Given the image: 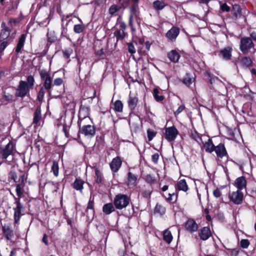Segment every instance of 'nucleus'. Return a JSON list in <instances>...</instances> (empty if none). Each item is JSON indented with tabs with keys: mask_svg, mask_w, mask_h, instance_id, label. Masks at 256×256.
I'll return each mask as SVG.
<instances>
[{
	"mask_svg": "<svg viewBox=\"0 0 256 256\" xmlns=\"http://www.w3.org/2000/svg\"><path fill=\"white\" fill-rule=\"evenodd\" d=\"M144 179L148 183L150 184H154L156 182V178L151 174H147L145 176Z\"/></svg>",
	"mask_w": 256,
	"mask_h": 256,
	"instance_id": "40",
	"label": "nucleus"
},
{
	"mask_svg": "<svg viewBox=\"0 0 256 256\" xmlns=\"http://www.w3.org/2000/svg\"><path fill=\"white\" fill-rule=\"evenodd\" d=\"M20 22V20L18 18H10L9 20V24H16Z\"/></svg>",
	"mask_w": 256,
	"mask_h": 256,
	"instance_id": "58",
	"label": "nucleus"
},
{
	"mask_svg": "<svg viewBox=\"0 0 256 256\" xmlns=\"http://www.w3.org/2000/svg\"><path fill=\"white\" fill-rule=\"evenodd\" d=\"M14 204L16 206L14 208V221L16 224H18L20 218L21 212L22 209V206L20 202L19 198H17L14 196Z\"/></svg>",
	"mask_w": 256,
	"mask_h": 256,
	"instance_id": "8",
	"label": "nucleus"
},
{
	"mask_svg": "<svg viewBox=\"0 0 256 256\" xmlns=\"http://www.w3.org/2000/svg\"><path fill=\"white\" fill-rule=\"evenodd\" d=\"M150 46H151V43H150L149 42L147 41L146 42L145 46H146V50H150Z\"/></svg>",
	"mask_w": 256,
	"mask_h": 256,
	"instance_id": "62",
	"label": "nucleus"
},
{
	"mask_svg": "<svg viewBox=\"0 0 256 256\" xmlns=\"http://www.w3.org/2000/svg\"><path fill=\"white\" fill-rule=\"evenodd\" d=\"M215 146L211 139H208V141L206 142L204 144V148L206 152L208 153L211 154L214 152Z\"/></svg>",
	"mask_w": 256,
	"mask_h": 256,
	"instance_id": "23",
	"label": "nucleus"
},
{
	"mask_svg": "<svg viewBox=\"0 0 256 256\" xmlns=\"http://www.w3.org/2000/svg\"><path fill=\"white\" fill-rule=\"evenodd\" d=\"M250 245V242L248 240L246 239H242L240 241V246L244 248H246Z\"/></svg>",
	"mask_w": 256,
	"mask_h": 256,
	"instance_id": "48",
	"label": "nucleus"
},
{
	"mask_svg": "<svg viewBox=\"0 0 256 256\" xmlns=\"http://www.w3.org/2000/svg\"><path fill=\"white\" fill-rule=\"evenodd\" d=\"M198 235L200 239L203 240H208L211 236L212 233L208 227H204L198 232Z\"/></svg>",
	"mask_w": 256,
	"mask_h": 256,
	"instance_id": "16",
	"label": "nucleus"
},
{
	"mask_svg": "<svg viewBox=\"0 0 256 256\" xmlns=\"http://www.w3.org/2000/svg\"><path fill=\"white\" fill-rule=\"evenodd\" d=\"M89 116H84L78 122L80 128V132L88 138H92L96 134V129L94 126L90 124H86L88 121H90Z\"/></svg>",
	"mask_w": 256,
	"mask_h": 256,
	"instance_id": "2",
	"label": "nucleus"
},
{
	"mask_svg": "<svg viewBox=\"0 0 256 256\" xmlns=\"http://www.w3.org/2000/svg\"><path fill=\"white\" fill-rule=\"evenodd\" d=\"M4 98L6 100H9L12 98V95L6 96V95L4 94Z\"/></svg>",
	"mask_w": 256,
	"mask_h": 256,
	"instance_id": "63",
	"label": "nucleus"
},
{
	"mask_svg": "<svg viewBox=\"0 0 256 256\" xmlns=\"http://www.w3.org/2000/svg\"><path fill=\"white\" fill-rule=\"evenodd\" d=\"M147 134L148 140L151 141L156 136V132L152 129H148Z\"/></svg>",
	"mask_w": 256,
	"mask_h": 256,
	"instance_id": "41",
	"label": "nucleus"
},
{
	"mask_svg": "<svg viewBox=\"0 0 256 256\" xmlns=\"http://www.w3.org/2000/svg\"><path fill=\"white\" fill-rule=\"evenodd\" d=\"M234 185L238 188V190L240 191L246 187V181L244 177L240 176L236 180Z\"/></svg>",
	"mask_w": 256,
	"mask_h": 256,
	"instance_id": "20",
	"label": "nucleus"
},
{
	"mask_svg": "<svg viewBox=\"0 0 256 256\" xmlns=\"http://www.w3.org/2000/svg\"><path fill=\"white\" fill-rule=\"evenodd\" d=\"M35 80L32 76H28L27 77L26 81L20 80L16 88L15 96L24 98L29 94L30 90L32 89Z\"/></svg>",
	"mask_w": 256,
	"mask_h": 256,
	"instance_id": "1",
	"label": "nucleus"
},
{
	"mask_svg": "<svg viewBox=\"0 0 256 256\" xmlns=\"http://www.w3.org/2000/svg\"><path fill=\"white\" fill-rule=\"evenodd\" d=\"M242 66L244 68H248L252 65V61L248 57H243L240 60Z\"/></svg>",
	"mask_w": 256,
	"mask_h": 256,
	"instance_id": "28",
	"label": "nucleus"
},
{
	"mask_svg": "<svg viewBox=\"0 0 256 256\" xmlns=\"http://www.w3.org/2000/svg\"><path fill=\"white\" fill-rule=\"evenodd\" d=\"M72 49L70 48H66L62 51L64 57L67 59L70 58V56L72 54Z\"/></svg>",
	"mask_w": 256,
	"mask_h": 256,
	"instance_id": "46",
	"label": "nucleus"
},
{
	"mask_svg": "<svg viewBox=\"0 0 256 256\" xmlns=\"http://www.w3.org/2000/svg\"><path fill=\"white\" fill-rule=\"evenodd\" d=\"M250 36L251 38L256 42V32H252L250 34Z\"/></svg>",
	"mask_w": 256,
	"mask_h": 256,
	"instance_id": "61",
	"label": "nucleus"
},
{
	"mask_svg": "<svg viewBox=\"0 0 256 256\" xmlns=\"http://www.w3.org/2000/svg\"><path fill=\"white\" fill-rule=\"evenodd\" d=\"M182 82L187 86H190L192 84V80L190 74H187L186 75V77L183 79Z\"/></svg>",
	"mask_w": 256,
	"mask_h": 256,
	"instance_id": "43",
	"label": "nucleus"
},
{
	"mask_svg": "<svg viewBox=\"0 0 256 256\" xmlns=\"http://www.w3.org/2000/svg\"><path fill=\"white\" fill-rule=\"evenodd\" d=\"M130 198L126 194H119L114 199V204L118 210L126 208L130 202Z\"/></svg>",
	"mask_w": 256,
	"mask_h": 256,
	"instance_id": "3",
	"label": "nucleus"
},
{
	"mask_svg": "<svg viewBox=\"0 0 256 256\" xmlns=\"http://www.w3.org/2000/svg\"><path fill=\"white\" fill-rule=\"evenodd\" d=\"M159 154L158 153H155L152 156V162L154 164H157L159 160Z\"/></svg>",
	"mask_w": 256,
	"mask_h": 256,
	"instance_id": "50",
	"label": "nucleus"
},
{
	"mask_svg": "<svg viewBox=\"0 0 256 256\" xmlns=\"http://www.w3.org/2000/svg\"><path fill=\"white\" fill-rule=\"evenodd\" d=\"M232 48L230 46H226L220 51V54L226 60H230L232 58Z\"/></svg>",
	"mask_w": 256,
	"mask_h": 256,
	"instance_id": "18",
	"label": "nucleus"
},
{
	"mask_svg": "<svg viewBox=\"0 0 256 256\" xmlns=\"http://www.w3.org/2000/svg\"><path fill=\"white\" fill-rule=\"evenodd\" d=\"M63 82V80L61 78H56L54 80V84L55 86H60Z\"/></svg>",
	"mask_w": 256,
	"mask_h": 256,
	"instance_id": "54",
	"label": "nucleus"
},
{
	"mask_svg": "<svg viewBox=\"0 0 256 256\" xmlns=\"http://www.w3.org/2000/svg\"><path fill=\"white\" fill-rule=\"evenodd\" d=\"M185 228L190 232H196L198 228V224L192 219H188L185 224Z\"/></svg>",
	"mask_w": 256,
	"mask_h": 256,
	"instance_id": "17",
	"label": "nucleus"
},
{
	"mask_svg": "<svg viewBox=\"0 0 256 256\" xmlns=\"http://www.w3.org/2000/svg\"><path fill=\"white\" fill-rule=\"evenodd\" d=\"M125 35L126 34L123 29L118 30L114 32V36L118 40H122L125 37Z\"/></svg>",
	"mask_w": 256,
	"mask_h": 256,
	"instance_id": "35",
	"label": "nucleus"
},
{
	"mask_svg": "<svg viewBox=\"0 0 256 256\" xmlns=\"http://www.w3.org/2000/svg\"><path fill=\"white\" fill-rule=\"evenodd\" d=\"M96 54L101 58H104L105 57V53L104 49L101 48L96 52Z\"/></svg>",
	"mask_w": 256,
	"mask_h": 256,
	"instance_id": "49",
	"label": "nucleus"
},
{
	"mask_svg": "<svg viewBox=\"0 0 256 256\" xmlns=\"http://www.w3.org/2000/svg\"><path fill=\"white\" fill-rule=\"evenodd\" d=\"M117 10L118 9L116 6L115 5H112L110 7L109 9L110 14H114L117 11Z\"/></svg>",
	"mask_w": 256,
	"mask_h": 256,
	"instance_id": "56",
	"label": "nucleus"
},
{
	"mask_svg": "<svg viewBox=\"0 0 256 256\" xmlns=\"http://www.w3.org/2000/svg\"><path fill=\"white\" fill-rule=\"evenodd\" d=\"M180 29L176 26H172L166 33V36L169 41L174 42L176 41L180 34Z\"/></svg>",
	"mask_w": 256,
	"mask_h": 256,
	"instance_id": "9",
	"label": "nucleus"
},
{
	"mask_svg": "<svg viewBox=\"0 0 256 256\" xmlns=\"http://www.w3.org/2000/svg\"><path fill=\"white\" fill-rule=\"evenodd\" d=\"M92 168L94 170V172H95L94 178H95V180H96V182L97 184L102 183V180H103V174H102V172L96 166H93Z\"/></svg>",
	"mask_w": 256,
	"mask_h": 256,
	"instance_id": "22",
	"label": "nucleus"
},
{
	"mask_svg": "<svg viewBox=\"0 0 256 256\" xmlns=\"http://www.w3.org/2000/svg\"><path fill=\"white\" fill-rule=\"evenodd\" d=\"M188 190V186L186 182V181L185 180L182 179L179 180L176 184V192H173L172 194H168V196L166 197V198L168 202H170L172 200V196H176V200L178 198V192L177 191L182 190L184 192H186Z\"/></svg>",
	"mask_w": 256,
	"mask_h": 256,
	"instance_id": "5",
	"label": "nucleus"
},
{
	"mask_svg": "<svg viewBox=\"0 0 256 256\" xmlns=\"http://www.w3.org/2000/svg\"><path fill=\"white\" fill-rule=\"evenodd\" d=\"M2 231L7 240H10L14 238V230L12 228L10 224H8L2 225Z\"/></svg>",
	"mask_w": 256,
	"mask_h": 256,
	"instance_id": "13",
	"label": "nucleus"
},
{
	"mask_svg": "<svg viewBox=\"0 0 256 256\" xmlns=\"http://www.w3.org/2000/svg\"><path fill=\"white\" fill-rule=\"evenodd\" d=\"M138 100L137 96L134 94L130 93L128 99V106L131 110H134L138 104Z\"/></svg>",
	"mask_w": 256,
	"mask_h": 256,
	"instance_id": "14",
	"label": "nucleus"
},
{
	"mask_svg": "<svg viewBox=\"0 0 256 256\" xmlns=\"http://www.w3.org/2000/svg\"><path fill=\"white\" fill-rule=\"evenodd\" d=\"M2 43L0 45V52H2L7 46L10 43V40H4L2 41Z\"/></svg>",
	"mask_w": 256,
	"mask_h": 256,
	"instance_id": "44",
	"label": "nucleus"
},
{
	"mask_svg": "<svg viewBox=\"0 0 256 256\" xmlns=\"http://www.w3.org/2000/svg\"><path fill=\"white\" fill-rule=\"evenodd\" d=\"M152 192V188L151 186H149L148 188L142 191V195L145 198H150V197Z\"/></svg>",
	"mask_w": 256,
	"mask_h": 256,
	"instance_id": "34",
	"label": "nucleus"
},
{
	"mask_svg": "<svg viewBox=\"0 0 256 256\" xmlns=\"http://www.w3.org/2000/svg\"><path fill=\"white\" fill-rule=\"evenodd\" d=\"M52 87V80L48 81H44V82L43 86L41 88H43L44 90H46L48 93H50V89Z\"/></svg>",
	"mask_w": 256,
	"mask_h": 256,
	"instance_id": "36",
	"label": "nucleus"
},
{
	"mask_svg": "<svg viewBox=\"0 0 256 256\" xmlns=\"http://www.w3.org/2000/svg\"><path fill=\"white\" fill-rule=\"evenodd\" d=\"M16 194L18 197V198H20L24 194V186H22L20 184H18L16 185Z\"/></svg>",
	"mask_w": 256,
	"mask_h": 256,
	"instance_id": "33",
	"label": "nucleus"
},
{
	"mask_svg": "<svg viewBox=\"0 0 256 256\" xmlns=\"http://www.w3.org/2000/svg\"><path fill=\"white\" fill-rule=\"evenodd\" d=\"M14 150L13 143L10 142L1 152V154L3 158L6 159L9 156L12 155Z\"/></svg>",
	"mask_w": 256,
	"mask_h": 256,
	"instance_id": "12",
	"label": "nucleus"
},
{
	"mask_svg": "<svg viewBox=\"0 0 256 256\" xmlns=\"http://www.w3.org/2000/svg\"><path fill=\"white\" fill-rule=\"evenodd\" d=\"M173 237L172 232L168 229L164 230L163 232V239L168 244H170L172 240Z\"/></svg>",
	"mask_w": 256,
	"mask_h": 256,
	"instance_id": "27",
	"label": "nucleus"
},
{
	"mask_svg": "<svg viewBox=\"0 0 256 256\" xmlns=\"http://www.w3.org/2000/svg\"><path fill=\"white\" fill-rule=\"evenodd\" d=\"M213 194L216 198H218L221 196L222 194L219 189L216 188L213 191Z\"/></svg>",
	"mask_w": 256,
	"mask_h": 256,
	"instance_id": "55",
	"label": "nucleus"
},
{
	"mask_svg": "<svg viewBox=\"0 0 256 256\" xmlns=\"http://www.w3.org/2000/svg\"><path fill=\"white\" fill-rule=\"evenodd\" d=\"M138 6L137 4H135L132 6L130 8V15L132 16H137L138 15Z\"/></svg>",
	"mask_w": 256,
	"mask_h": 256,
	"instance_id": "42",
	"label": "nucleus"
},
{
	"mask_svg": "<svg viewBox=\"0 0 256 256\" xmlns=\"http://www.w3.org/2000/svg\"><path fill=\"white\" fill-rule=\"evenodd\" d=\"M123 110V104L120 100H116L114 103V110L116 112H122Z\"/></svg>",
	"mask_w": 256,
	"mask_h": 256,
	"instance_id": "30",
	"label": "nucleus"
},
{
	"mask_svg": "<svg viewBox=\"0 0 256 256\" xmlns=\"http://www.w3.org/2000/svg\"><path fill=\"white\" fill-rule=\"evenodd\" d=\"M122 160L120 156L114 158L110 164V167L113 172H117L122 164Z\"/></svg>",
	"mask_w": 256,
	"mask_h": 256,
	"instance_id": "10",
	"label": "nucleus"
},
{
	"mask_svg": "<svg viewBox=\"0 0 256 256\" xmlns=\"http://www.w3.org/2000/svg\"><path fill=\"white\" fill-rule=\"evenodd\" d=\"M1 27L2 30L0 32V41L10 40V28L8 27L4 22L2 23Z\"/></svg>",
	"mask_w": 256,
	"mask_h": 256,
	"instance_id": "11",
	"label": "nucleus"
},
{
	"mask_svg": "<svg viewBox=\"0 0 256 256\" xmlns=\"http://www.w3.org/2000/svg\"><path fill=\"white\" fill-rule=\"evenodd\" d=\"M102 211L106 214H110L114 211V208L112 203H108L104 205Z\"/></svg>",
	"mask_w": 256,
	"mask_h": 256,
	"instance_id": "26",
	"label": "nucleus"
},
{
	"mask_svg": "<svg viewBox=\"0 0 256 256\" xmlns=\"http://www.w3.org/2000/svg\"><path fill=\"white\" fill-rule=\"evenodd\" d=\"M44 90L43 89V88H40V89L38 92V96H37L38 100L40 102H42L43 101V100L44 98Z\"/></svg>",
	"mask_w": 256,
	"mask_h": 256,
	"instance_id": "47",
	"label": "nucleus"
},
{
	"mask_svg": "<svg viewBox=\"0 0 256 256\" xmlns=\"http://www.w3.org/2000/svg\"><path fill=\"white\" fill-rule=\"evenodd\" d=\"M228 198L230 200L236 204H242L244 194L242 192L237 190L236 192H230L228 194Z\"/></svg>",
	"mask_w": 256,
	"mask_h": 256,
	"instance_id": "7",
	"label": "nucleus"
},
{
	"mask_svg": "<svg viewBox=\"0 0 256 256\" xmlns=\"http://www.w3.org/2000/svg\"><path fill=\"white\" fill-rule=\"evenodd\" d=\"M26 40V36L24 34H22L20 36L19 38L18 43L16 46V52L18 54L20 52L22 48L24 46V44Z\"/></svg>",
	"mask_w": 256,
	"mask_h": 256,
	"instance_id": "25",
	"label": "nucleus"
},
{
	"mask_svg": "<svg viewBox=\"0 0 256 256\" xmlns=\"http://www.w3.org/2000/svg\"><path fill=\"white\" fill-rule=\"evenodd\" d=\"M106 0H94V3L97 6L100 5L104 2H105Z\"/></svg>",
	"mask_w": 256,
	"mask_h": 256,
	"instance_id": "60",
	"label": "nucleus"
},
{
	"mask_svg": "<svg viewBox=\"0 0 256 256\" xmlns=\"http://www.w3.org/2000/svg\"><path fill=\"white\" fill-rule=\"evenodd\" d=\"M84 181L80 178H76L73 184V188L77 190L82 192L84 188Z\"/></svg>",
	"mask_w": 256,
	"mask_h": 256,
	"instance_id": "24",
	"label": "nucleus"
},
{
	"mask_svg": "<svg viewBox=\"0 0 256 256\" xmlns=\"http://www.w3.org/2000/svg\"><path fill=\"white\" fill-rule=\"evenodd\" d=\"M134 16H130V18H129V24L130 25V26L132 28V18H133Z\"/></svg>",
	"mask_w": 256,
	"mask_h": 256,
	"instance_id": "64",
	"label": "nucleus"
},
{
	"mask_svg": "<svg viewBox=\"0 0 256 256\" xmlns=\"http://www.w3.org/2000/svg\"><path fill=\"white\" fill-rule=\"evenodd\" d=\"M40 76L44 82L52 80L50 74L44 70H42L40 72Z\"/></svg>",
	"mask_w": 256,
	"mask_h": 256,
	"instance_id": "39",
	"label": "nucleus"
},
{
	"mask_svg": "<svg viewBox=\"0 0 256 256\" xmlns=\"http://www.w3.org/2000/svg\"><path fill=\"white\" fill-rule=\"evenodd\" d=\"M41 118V114L40 111L36 110L34 114V118L33 120V123L38 124Z\"/></svg>",
	"mask_w": 256,
	"mask_h": 256,
	"instance_id": "45",
	"label": "nucleus"
},
{
	"mask_svg": "<svg viewBox=\"0 0 256 256\" xmlns=\"http://www.w3.org/2000/svg\"><path fill=\"white\" fill-rule=\"evenodd\" d=\"M178 134V131L174 126L165 128V138L169 142L174 141Z\"/></svg>",
	"mask_w": 256,
	"mask_h": 256,
	"instance_id": "6",
	"label": "nucleus"
},
{
	"mask_svg": "<svg viewBox=\"0 0 256 256\" xmlns=\"http://www.w3.org/2000/svg\"><path fill=\"white\" fill-rule=\"evenodd\" d=\"M216 156L218 158H222L224 156H228V153L224 144H220L214 148V150Z\"/></svg>",
	"mask_w": 256,
	"mask_h": 256,
	"instance_id": "15",
	"label": "nucleus"
},
{
	"mask_svg": "<svg viewBox=\"0 0 256 256\" xmlns=\"http://www.w3.org/2000/svg\"><path fill=\"white\" fill-rule=\"evenodd\" d=\"M185 108V106L184 104L180 106L174 112L175 116L179 114L182 112Z\"/></svg>",
	"mask_w": 256,
	"mask_h": 256,
	"instance_id": "51",
	"label": "nucleus"
},
{
	"mask_svg": "<svg viewBox=\"0 0 256 256\" xmlns=\"http://www.w3.org/2000/svg\"><path fill=\"white\" fill-rule=\"evenodd\" d=\"M220 9L222 12H230V7L227 5L226 4H224L220 6Z\"/></svg>",
	"mask_w": 256,
	"mask_h": 256,
	"instance_id": "52",
	"label": "nucleus"
},
{
	"mask_svg": "<svg viewBox=\"0 0 256 256\" xmlns=\"http://www.w3.org/2000/svg\"><path fill=\"white\" fill-rule=\"evenodd\" d=\"M159 90L156 88L153 90V96L156 102H161L164 99V97L162 95H159Z\"/></svg>",
	"mask_w": 256,
	"mask_h": 256,
	"instance_id": "31",
	"label": "nucleus"
},
{
	"mask_svg": "<svg viewBox=\"0 0 256 256\" xmlns=\"http://www.w3.org/2000/svg\"><path fill=\"white\" fill-rule=\"evenodd\" d=\"M166 6L163 0H156L153 2V6L156 10H161Z\"/></svg>",
	"mask_w": 256,
	"mask_h": 256,
	"instance_id": "29",
	"label": "nucleus"
},
{
	"mask_svg": "<svg viewBox=\"0 0 256 256\" xmlns=\"http://www.w3.org/2000/svg\"><path fill=\"white\" fill-rule=\"evenodd\" d=\"M168 57L170 62H178L180 57L179 53L176 50H172L168 54Z\"/></svg>",
	"mask_w": 256,
	"mask_h": 256,
	"instance_id": "21",
	"label": "nucleus"
},
{
	"mask_svg": "<svg viewBox=\"0 0 256 256\" xmlns=\"http://www.w3.org/2000/svg\"><path fill=\"white\" fill-rule=\"evenodd\" d=\"M85 28L83 24H75L74 26V31L75 33L80 34L82 32Z\"/></svg>",
	"mask_w": 256,
	"mask_h": 256,
	"instance_id": "38",
	"label": "nucleus"
},
{
	"mask_svg": "<svg viewBox=\"0 0 256 256\" xmlns=\"http://www.w3.org/2000/svg\"><path fill=\"white\" fill-rule=\"evenodd\" d=\"M58 162L56 161H54L52 162V171L53 172L54 174L56 176H58Z\"/></svg>",
	"mask_w": 256,
	"mask_h": 256,
	"instance_id": "37",
	"label": "nucleus"
},
{
	"mask_svg": "<svg viewBox=\"0 0 256 256\" xmlns=\"http://www.w3.org/2000/svg\"><path fill=\"white\" fill-rule=\"evenodd\" d=\"M42 242L46 246L48 245V242L47 239V236L46 234H44L43 236L42 239Z\"/></svg>",
	"mask_w": 256,
	"mask_h": 256,
	"instance_id": "59",
	"label": "nucleus"
},
{
	"mask_svg": "<svg viewBox=\"0 0 256 256\" xmlns=\"http://www.w3.org/2000/svg\"><path fill=\"white\" fill-rule=\"evenodd\" d=\"M166 212V208L160 204H156L154 208V212L163 215Z\"/></svg>",
	"mask_w": 256,
	"mask_h": 256,
	"instance_id": "32",
	"label": "nucleus"
},
{
	"mask_svg": "<svg viewBox=\"0 0 256 256\" xmlns=\"http://www.w3.org/2000/svg\"><path fill=\"white\" fill-rule=\"evenodd\" d=\"M137 181V176L132 172H129L128 174L126 184L129 186H136Z\"/></svg>",
	"mask_w": 256,
	"mask_h": 256,
	"instance_id": "19",
	"label": "nucleus"
},
{
	"mask_svg": "<svg viewBox=\"0 0 256 256\" xmlns=\"http://www.w3.org/2000/svg\"><path fill=\"white\" fill-rule=\"evenodd\" d=\"M254 44L248 37H242L240 38V50L244 54H248L252 49H254Z\"/></svg>",
	"mask_w": 256,
	"mask_h": 256,
	"instance_id": "4",
	"label": "nucleus"
},
{
	"mask_svg": "<svg viewBox=\"0 0 256 256\" xmlns=\"http://www.w3.org/2000/svg\"><path fill=\"white\" fill-rule=\"evenodd\" d=\"M94 206V200H91V198H90V200L88 202V204L87 208L93 210Z\"/></svg>",
	"mask_w": 256,
	"mask_h": 256,
	"instance_id": "57",
	"label": "nucleus"
},
{
	"mask_svg": "<svg viewBox=\"0 0 256 256\" xmlns=\"http://www.w3.org/2000/svg\"><path fill=\"white\" fill-rule=\"evenodd\" d=\"M128 50L131 54H134L136 52V49L132 44H128Z\"/></svg>",
	"mask_w": 256,
	"mask_h": 256,
	"instance_id": "53",
	"label": "nucleus"
}]
</instances>
